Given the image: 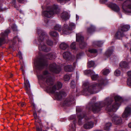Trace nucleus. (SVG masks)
Returning a JSON list of instances; mask_svg holds the SVG:
<instances>
[{"label": "nucleus", "instance_id": "f257e3e1", "mask_svg": "<svg viewBox=\"0 0 131 131\" xmlns=\"http://www.w3.org/2000/svg\"><path fill=\"white\" fill-rule=\"evenodd\" d=\"M106 82V80L101 79L99 80L98 84H95L90 86L88 82H84L83 84V89L82 92L83 94L87 95L97 93L100 91L102 86L104 85Z\"/></svg>", "mask_w": 131, "mask_h": 131}, {"label": "nucleus", "instance_id": "f03ea898", "mask_svg": "<svg viewBox=\"0 0 131 131\" xmlns=\"http://www.w3.org/2000/svg\"><path fill=\"white\" fill-rule=\"evenodd\" d=\"M39 80L45 81L47 90L52 93H53L56 91L55 86H53V80L51 77L49 72L47 71H45L42 74L38 76Z\"/></svg>", "mask_w": 131, "mask_h": 131}, {"label": "nucleus", "instance_id": "7ed1b4c3", "mask_svg": "<svg viewBox=\"0 0 131 131\" xmlns=\"http://www.w3.org/2000/svg\"><path fill=\"white\" fill-rule=\"evenodd\" d=\"M110 100L111 99H110L106 98L103 101L94 103L96 101V98L94 97L88 104L87 108L89 110H91L94 113H98L100 111L103 107H105L106 108V103L107 104Z\"/></svg>", "mask_w": 131, "mask_h": 131}, {"label": "nucleus", "instance_id": "20e7f679", "mask_svg": "<svg viewBox=\"0 0 131 131\" xmlns=\"http://www.w3.org/2000/svg\"><path fill=\"white\" fill-rule=\"evenodd\" d=\"M37 32L39 36L38 38L37 43L38 45V48L40 50H42L44 52H47L51 50L50 48L47 47L44 43L45 38L47 39L48 38L47 34L42 30L39 28H37Z\"/></svg>", "mask_w": 131, "mask_h": 131}, {"label": "nucleus", "instance_id": "39448f33", "mask_svg": "<svg viewBox=\"0 0 131 131\" xmlns=\"http://www.w3.org/2000/svg\"><path fill=\"white\" fill-rule=\"evenodd\" d=\"M106 98L110 99L111 100L109 101L107 104L106 103V110L109 112H115L118 109L121 103V101L122 100V98L118 95H116L114 96L115 102L111 105V104L113 101V99L110 97Z\"/></svg>", "mask_w": 131, "mask_h": 131}, {"label": "nucleus", "instance_id": "423d86ee", "mask_svg": "<svg viewBox=\"0 0 131 131\" xmlns=\"http://www.w3.org/2000/svg\"><path fill=\"white\" fill-rule=\"evenodd\" d=\"M59 12L58 6L54 5L52 6L47 7L46 10L42 12V15L47 17L50 18L54 14H58Z\"/></svg>", "mask_w": 131, "mask_h": 131}, {"label": "nucleus", "instance_id": "0eeeda50", "mask_svg": "<svg viewBox=\"0 0 131 131\" xmlns=\"http://www.w3.org/2000/svg\"><path fill=\"white\" fill-rule=\"evenodd\" d=\"M78 118V124L79 125H82L85 122V120H89L92 118L91 116L88 117L85 112H82V110L80 107H77L76 108Z\"/></svg>", "mask_w": 131, "mask_h": 131}, {"label": "nucleus", "instance_id": "6e6552de", "mask_svg": "<svg viewBox=\"0 0 131 131\" xmlns=\"http://www.w3.org/2000/svg\"><path fill=\"white\" fill-rule=\"evenodd\" d=\"M123 12L126 14L131 13V0H127L122 5Z\"/></svg>", "mask_w": 131, "mask_h": 131}, {"label": "nucleus", "instance_id": "1a4fd4ad", "mask_svg": "<svg viewBox=\"0 0 131 131\" xmlns=\"http://www.w3.org/2000/svg\"><path fill=\"white\" fill-rule=\"evenodd\" d=\"M36 64L37 68L39 70H41L45 67H47L48 65L46 60L42 58H40L37 59Z\"/></svg>", "mask_w": 131, "mask_h": 131}, {"label": "nucleus", "instance_id": "9d476101", "mask_svg": "<svg viewBox=\"0 0 131 131\" xmlns=\"http://www.w3.org/2000/svg\"><path fill=\"white\" fill-rule=\"evenodd\" d=\"M76 41L79 43L80 47L81 49L85 48L86 44L84 41V37L80 33L76 34Z\"/></svg>", "mask_w": 131, "mask_h": 131}, {"label": "nucleus", "instance_id": "9b49d317", "mask_svg": "<svg viewBox=\"0 0 131 131\" xmlns=\"http://www.w3.org/2000/svg\"><path fill=\"white\" fill-rule=\"evenodd\" d=\"M75 27V24L73 23H70L69 26L66 24H64L62 30L63 34H68L70 33V31L74 29Z\"/></svg>", "mask_w": 131, "mask_h": 131}, {"label": "nucleus", "instance_id": "f8f14e48", "mask_svg": "<svg viewBox=\"0 0 131 131\" xmlns=\"http://www.w3.org/2000/svg\"><path fill=\"white\" fill-rule=\"evenodd\" d=\"M49 69L51 72L56 74L59 73L61 71L60 67L55 63L50 64L49 66Z\"/></svg>", "mask_w": 131, "mask_h": 131}, {"label": "nucleus", "instance_id": "ddd939ff", "mask_svg": "<svg viewBox=\"0 0 131 131\" xmlns=\"http://www.w3.org/2000/svg\"><path fill=\"white\" fill-rule=\"evenodd\" d=\"M109 114L112 117V121L114 124L116 125H120L122 124V121L121 117L114 114L112 112H110Z\"/></svg>", "mask_w": 131, "mask_h": 131}, {"label": "nucleus", "instance_id": "4468645a", "mask_svg": "<svg viewBox=\"0 0 131 131\" xmlns=\"http://www.w3.org/2000/svg\"><path fill=\"white\" fill-rule=\"evenodd\" d=\"M75 99L73 96L71 95L68 97L64 101L63 104L64 105L69 106L74 103Z\"/></svg>", "mask_w": 131, "mask_h": 131}, {"label": "nucleus", "instance_id": "2eb2a0df", "mask_svg": "<svg viewBox=\"0 0 131 131\" xmlns=\"http://www.w3.org/2000/svg\"><path fill=\"white\" fill-rule=\"evenodd\" d=\"M10 32L9 30L7 29L4 33L1 34L2 38H0V46L6 42L5 38L7 36L8 34Z\"/></svg>", "mask_w": 131, "mask_h": 131}, {"label": "nucleus", "instance_id": "dca6fc26", "mask_svg": "<svg viewBox=\"0 0 131 131\" xmlns=\"http://www.w3.org/2000/svg\"><path fill=\"white\" fill-rule=\"evenodd\" d=\"M54 93L55 97L56 99L58 100H61L63 98L67 95L66 92L63 90H61L59 92H57Z\"/></svg>", "mask_w": 131, "mask_h": 131}, {"label": "nucleus", "instance_id": "f3484780", "mask_svg": "<svg viewBox=\"0 0 131 131\" xmlns=\"http://www.w3.org/2000/svg\"><path fill=\"white\" fill-rule=\"evenodd\" d=\"M131 114V105L127 107L123 114L122 117L126 118L129 116Z\"/></svg>", "mask_w": 131, "mask_h": 131}, {"label": "nucleus", "instance_id": "a211bd4d", "mask_svg": "<svg viewBox=\"0 0 131 131\" xmlns=\"http://www.w3.org/2000/svg\"><path fill=\"white\" fill-rule=\"evenodd\" d=\"M108 6L115 12H118L119 11V7L115 3H110L108 4Z\"/></svg>", "mask_w": 131, "mask_h": 131}, {"label": "nucleus", "instance_id": "6ab92c4d", "mask_svg": "<svg viewBox=\"0 0 131 131\" xmlns=\"http://www.w3.org/2000/svg\"><path fill=\"white\" fill-rule=\"evenodd\" d=\"M94 123L92 121H89L84 124L83 125L84 128L86 129H90L93 127Z\"/></svg>", "mask_w": 131, "mask_h": 131}, {"label": "nucleus", "instance_id": "aec40b11", "mask_svg": "<svg viewBox=\"0 0 131 131\" xmlns=\"http://www.w3.org/2000/svg\"><path fill=\"white\" fill-rule=\"evenodd\" d=\"M121 30L123 32L128 31L130 28V26L128 25L122 24L121 25Z\"/></svg>", "mask_w": 131, "mask_h": 131}, {"label": "nucleus", "instance_id": "412c9836", "mask_svg": "<svg viewBox=\"0 0 131 131\" xmlns=\"http://www.w3.org/2000/svg\"><path fill=\"white\" fill-rule=\"evenodd\" d=\"M124 34L123 32L120 30H119L115 35V37L117 39H120L121 37H123Z\"/></svg>", "mask_w": 131, "mask_h": 131}, {"label": "nucleus", "instance_id": "4be33fe9", "mask_svg": "<svg viewBox=\"0 0 131 131\" xmlns=\"http://www.w3.org/2000/svg\"><path fill=\"white\" fill-rule=\"evenodd\" d=\"M61 17V18L64 20H66L69 19V16L67 12L64 11L62 13Z\"/></svg>", "mask_w": 131, "mask_h": 131}, {"label": "nucleus", "instance_id": "5701e85b", "mask_svg": "<svg viewBox=\"0 0 131 131\" xmlns=\"http://www.w3.org/2000/svg\"><path fill=\"white\" fill-rule=\"evenodd\" d=\"M17 40L19 42L20 40V39L18 38L17 36L15 37L13 39V45L9 47V48H12L14 51L15 50V46L14 45L16 42Z\"/></svg>", "mask_w": 131, "mask_h": 131}, {"label": "nucleus", "instance_id": "b1692460", "mask_svg": "<svg viewBox=\"0 0 131 131\" xmlns=\"http://www.w3.org/2000/svg\"><path fill=\"white\" fill-rule=\"evenodd\" d=\"M64 58L67 60H69L71 58V53L69 52H64L63 54Z\"/></svg>", "mask_w": 131, "mask_h": 131}, {"label": "nucleus", "instance_id": "393cba45", "mask_svg": "<svg viewBox=\"0 0 131 131\" xmlns=\"http://www.w3.org/2000/svg\"><path fill=\"white\" fill-rule=\"evenodd\" d=\"M95 27L92 25H91L90 27L87 29V32L88 34H91L95 30Z\"/></svg>", "mask_w": 131, "mask_h": 131}, {"label": "nucleus", "instance_id": "a878e982", "mask_svg": "<svg viewBox=\"0 0 131 131\" xmlns=\"http://www.w3.org/2000/svg\"><path fill=\"white\" fill-rule=\"evenodd\" d=\"M64 69L66 71L71 72L74 70V68L71 65H68L64 67Z\"/></svg>", "mask_w": 131, "mask_h": 131}, {"label": "nucleus", "instance_id": "bb28decb", "mask_svg": "<svg viewBox=\"0 0 131 131\" xmlns=\"http://www.w3.org/2000/svg\"><path fill=\"white\" fill-rule=\"evenodd\" d=\"M103 43L101 41H94L93 42L92 45L95 47L96 46L100 47L102 46Z\"/></svg>", "mask_w": 131, "mask_h": 131}, {"label": "nucleus", "instance_id": "cd10ccee", "mask_svg": "<svg viewBox=\"0 0 131 131\" xmlns=\"http://www.w3.org/2000/svg\"><path fill=\"white\" fill-rule=\"evenodd\" d=\"M47 58L50 60H53L56 58V53H53L48 54L47 55Z\"/></svg>", "mask_w": 131, "mask_h": 131}, {"label": "nucleus", "instance_id": "c85d7f7f", "mask_svg": "<svg viewBox=\"0 0 131 131\" xmlns=\"http://www.w3.org/2000/svg\"><path fill=\"white\" fill-rule=\"evenodd\" d=\"M119 66L121 68H128L129 67L128 63L125 61L121 62L119 64Z\"/></svg>", "mask_w": 131, "mask_h": 131}, {"label": "nucleus", "instance_id": "c756f323", "mask_svg": "<svg viewBox=\"0 0 131 131\" xmlns=\"http://www.w3.org/2000/svg\"><path fill=\"white\" fill-rule=\"evenodd\" d=\"M91 79L93 80H96L99 78V76L98 74H96L94 71L92 73L91 75Z\"/></svg>", "mask_w": 131, "mask_h": 131}, {"label": "nucleus", "instance_id": "7c9ffc66", "mask_svg": "<svg viewBox=\"0 0 131 131\" xmlns=\"http://www.w3.org/2000/svg\"><path fill=\"white\" fill-rule=\"evenodd\" d=\"M112 126V123L110 122L106 123L104 127V129L106 131H109L110 128Z\"/></svg>", "mask_w": 131, "mask_h": 131}, {"label": "nucleus", "instance_id": "2f4dec72", "mask_svg": "<svg viewBox=\"0 0 131 131\" xmlns=\"http://www.w3.org/2000/svg\"><path fill=\"white\" fill-rule=\"evenodd\" d=\"M59 47L61 49L65 50L68 47V45L64 42H62L60 44Z\"/></svg>", "mask_w": 131, "mask_h": 131}, {"label": "nucleus", "instance_id": "473e14b6", "mask_svg": "<svg viewBox=\"0 0 131 131\" xmlns=\"http://www.w3.org/2000/svg\"><path fill=\"white\" fill-rule=\"evenodd\" d=\"M113 51V50L112 49H109L106 52V54L107 57H110L112 54Z\"/></svg>", "mask_w": 131, "mask_h": 131}, {"label": "nucleus", "instance_id": "72a5a7b5", "mask_svg": "<svg viewBox=\"0 0 131 131\" xmlns=\"http://www.w3.org/2000/svg\"><path fill=\"white\" fill-rule=\"evenodd\" d=\"M53 86H55L56 90H59L61 89L62 87V84L61 82H58L57 83L56 85H53Z\"/></svg>", "mask_w": 131, "mask_h": 131}, {"label": "nucleus", "instance_id": "f704fd0d", "mask_svg": "<svg viewBox=\"0 0 131 131\" xmlns=\"http://www.w3.org/2000/svg\"><path fill=\"white\" fill-rule=\"evenodd\" d=\"M49 34L50 36L53 37H57L59 36L58 33L55 31H51Z\"/></svg>", "mask_w": 131, "mask_h": 131}, {"label": "nucleus", "instance_id": "c9c22d12", "mask_svg": "<svg viewBox=\"0 0 131 131\" xmlns=\"http://www.w3.org/2000/svg\"><path fill=\"white\" fill-rule=\"evenodd\" d=\"M26 83L27 84L28 86L29 87H30V85L29 83V82L28 80H27L26 81V83H24V86L26 90L28 91V88L27 87V85L26 84ZM26 93H28V91H27L26 92Z\"/></svg>", "mask_w": 131, "mask_h": 131}, {"label": "nucleus", "instance_id": "e433bc0d", "mask_svg": "<svg viewBox=\"0 0 131 131\" xmlns=\"http://www.w3.org/2000/svg\"><path fill=\"white\" fill-rule=\"evenodd\" d=\"M95 64V62L93 61H91L89 62L88 63V66L89 68L94 67Z\"/></svg>", "mask_w": 131, "mask_h": 131}, {"label": "nucleus", "instance_id": "4c0bfd02", "mask_svg": "<svg viewBox=\"0 0 131 131\" xmlns=\"http://www.w3.org/2000/svg\"><path fill=\"white\" fill-rule=\"evenodd\" d=\"M54 28L55 30H58L59 31H61L62 30L61 26L58 24L54 26Z\"/></svg>", "mask_w": 131, "mask_h": 131}, {"label": "nucleus", "instance_id": "58836bf2", "mask_svg": "<svg viewBox=\"0 0 131 131\" xmlns=\"http://www.w3.org/2000/svg\"><path fill=\"white\" fill-rule=\"evenodd\" d=\"M93 71L91 70H86L84 71V73L85 75L90 74L91 75Z\"/></svg>", "mask_w": 131, "mask_h": 131}, {"label": "nucleus", "instance_id": "ea45409f", "mask_svg": "<svg viewBox=\"0 0 131 131\" xmlns=\"http://www.w3.org/2000/svg\"><path fill=\"white\" fill-rule=\"evenodd\" d=\"M45 40V42H46L47 45L49 46H51L53 44V41L50 40L48 39L46 40Z\"/></svg>", "mask_w": 131, "mask_h": 131}, {"label": "nucleus", "instance_id": "a19ab883", "mask_svg": "<svg viewBox=\"0 0 131 131\" xmlns=\"http://www.w3.org/2000/svg\"><path fill=\"white\" fill-rule=\"evenodd\" d=\"M89 52L92 53H95L97 52V50L93 49H90L88 50Z\"/></svg>", "mask_w": 131, "mask_h": 131}, {"label": "nucleus", "instance_id": "79ce46f5", "mask_svg": "<svg viewBox=\"0 0 131 131\" xmlns=\"http://www.w3.org/2000/svg\"><path fill=\"white\" fill-rule=\"evenodd\" d=\"M127 82V85L131 87V77H129L128 78Z\"/></svg>", "mask_w": 131, "mask_h": 131}, {"label": "nucleus", "instance_id": "37998d69", "mask_svg": "<svg viewBox=\"0 0 131 131\" xmlns=\"http://www.w3.org/2000/svg\"><path fill=\"white\" fill-rule=\"evenodd\" d=\"M103 73L104 75H106L109 73L110 71L108 69H104L103 71Z\"/></svg>", "mask_w": 131, "mask_h": 131}, {"label": "nucleus", "instance_id": "c03bdc74", "mask_svg": "<svg viewBox=\"0 0 131 131\" xmlns=\"http://www.w3.org/2000/svg\"><path fill=\"white\" fill-rule=\"evenodd\" d=\"M44 22L45 23V25L46 26L48 27L51 25L50 21H48L47 19H46L45 20Z\"/></svg>", "mask_w": 131, "mask_h": 131}, {"label": "nucleus", "instance_id": "a18cd8bd", "mask_svg": "<svg viewBox=\"0 0 131 131\" xmlns=\"http://www.w3.org/2000/svg\"><path fill=\"white\" fill-rule=\"evenodd\" d=\"M71 86L73 89H74L75 87V83L73 80L71 81L70 83Z\"/></svg>", "mask_w": 131, "mask_h": 131}, {"label": "nucleus", "instance_id": "49530a36", "mask_svg": "<svg viewBox=\"0 0 131 131\" xmlns=\"http://www.w3.org/2000/svg\"><path fill=\"white\" fill-rule=\"evenodd\" d=\"M70 79V77L67 74H66L64 76V81H68Z\"/></svg>", "mask_w": 131, "mask_h": 131}, {"label": "nucleus", "instance_id": "de8ad7c7", "mask_svg": "<svg viewBox=\"0 0 131 131\" xmlns=\"http://www.w3.org/2000/svg\"><path fill=\"white\" fill-rule=\"evenodd\" d=\"M121 73V72L120 70H116L114 72V74L116 76H119Z\"/></svg>", "mask_w": 131, "mask_h": 131}, {"label": "nucleus", "instance_id": "09e8293b", "mask_svg": "<svg viewBox=\"0 0 131 131\" xmlns=\"http://www.w3.org/2000/svg\"><path fill=\"white\" fill-rule=\"evenodd\" d=\"M75 42H72L71 45V47L73 49H75L76 48Z\"/></svg>", "mask_w": 131, "mask_h": 131}, {"label": "nucleus", "instance_id": "8fccbe9b", "mask_svg": "<svg viewBox=\"0 0 131 131\" xmlns=\"http://www.w3.org/2000/svg\"><path fill=\"white\" fill-rule=\"evenodd\" d=\"M18 105L19 106L21 107H24L25 105V103L24 102H21L18 104Z\"/></svg>", "mask_w": 131, "mask_h": 131}, {"label": "nucleus", "instance_id": "3c124183", "mask_svg": "<svg viewBox=\"0 0 131 131\" xmlns=\"http://www.w3.org/2000/svg\"><path fill=\"white\" fill-rule=\"evenodd\" d=\"M12 29L14 31H17V27L15 25H13L12 27Z\"/></svg>", "mask_w": 131, "mask_h": 131}, {"label": "nucleus", "instance_id": "603ef678", "mask_svg": "<svg viewBox=\"0 0 131 131\" xmlns=\"http://www.w3.org/2000/svg\"><path fill=\"white\" fill-rule=\"evenodd\" d=\"M76 118V116L75 115H71L70 117V119H75Z\"/></svg>", "mask_w": 131, "mask_h": 131}, {"label": "nucleus", "instance_id": "864d4df0", "mask_svg": "<svg viewBox=\"0 0 131 131\" xmlns=\"http://www.w3.org/2000/svg\"><path fill=\"white\" fill-rule=\"evenodd\" d=\"M107 1L108 0H100V2L102 4H104L107 2Z\"/></svg>", "mask_w": 131, "mask_h": 131}, {"label": "nucleus", "instance_id": "5fc2aeb1", "mask_svg": "<svg viewBox=\"0 0 131 131\" xmlns=\"http://www.w3.org/2000/svg\"><path fill=\"white\" fill-rule=\"evenodd\" d=\"M33 115L35 119H37V114L35 112H34L33 114Z\"/></svg>", "mask_w": 131, "mask_h": 131}, {"label": "nucleus", "instance_id": "6e6d98bb", "mask_svg": "<svg viewBox=\"0 0 131 131\" xmlns=\"http://www.w3.org/2000/svg\"><path fill=\"white\" fill-rule=\"evenodd\" d=\"M37 131H42L41 129L39 128L38 126H37L36 128Z\"/></svg>", "mask_w": 131, "mask_h": 131}, {"label": "nucleus", "instance_id": "4d7b16f0", "mask_svg": "<svg viewBox=\"0 0 131 131\" xmlns=\"http://www.w3.org/2000/svg\"><path fill=\"white\" fill-rule=\"evenodd\" d=\"M81 56V54H78L77 55L76 58L77 59H79L80 58V57Z\"/></svg>", "mask_w": 131, "mask_h": 131}, {"label": "nucleus", "instance_id": "13d9d810", "mask_svg": "<svg viewBox=\"0 0 131 131\" xmlns=\"http://www.w3.org/2000/svg\"><path fill=\"white\" fill-rule=\"evenodd\" d=\"M127 74L128 76L129 77H131V71H128L127 72Z\"/></svg>", "mask_w": 131, "mask_h": 131}, {"label": "nucleus", "instance_id": "bf43d9fd", "mask_svg": "<svg viewBox=\"0 0 131 131\" xmlns=\"http://www.w3.org/2000/svg\"><path fill=\"white\" fill-rule=\"evenodd\" d=\"M21 70L23 72V74H24V70L23 69V66H21Z\"/></svg>", "mask_w": 131, "mask_h": 131}, {"label": "nucleus", "instance_id": "052dcab7", "mask_svg": "<svg viewBox=\"0 0 131 131\" xmlns=\"http://www.w3.org/2000/svg\"><path fill=\"white\" fill-rule=\"evenodd\" d=\"M75 128L73 127H71V130H70V131H74L75 130Z\"/></svg>", "mask_w": 131, "mask_h": 131}, {"label": "nucleus", "instance_id": "680f3d73", "mask_svg": "<svg viewBox=\"0 0 131 131\" xmlns=\"http://www.w3.org/2000/svg\"><path fill=\"white\" fill-rule=\"evenodd\" d=\"M15 3H16V1L15 0H13L12 1V3L14 5H15Z\"/></svg>", "mask_w": 131, "mask_h": 131}, {"label": "nucleus", "instance_id": "e2e57ef3", "mask_svg": "<svg viewBox=\"0 0 131 131\" xmlns=\"http://www.w3.org/2000/svg\"><path fill=\"white\" fill-rule=\"evenodd\" d=\"M58 1H59L61 2L62 1H66V2H68L70 1V0H57Z\"/></svg>", "mask_w": 131, "mask_h": 131}, {"label": "nucleus", "instance_id": "0e129e2a", "mask_svg": "<svg viewBox=\"0 0 131 131\" xmlns=\"http://www.w3.org/2000/svg\"><path fill=\"white\" fill-rule=\"evenodd\" d=\"M76 62H74L73 63V67L75 68V66L76 64Z\"/></svg>", "mask_w": 131, "mask_h": 131}, {"label": "nucleus", "instance_id": "69168bd1", "mask_svg": "<svg viewBox=\"0 0 131 131\" xmlns=\"http://www.w3.org/2000/svg\"><path fill=\"white\" fill-rule=\"evenodd\" d=\"M19 3H22L25 0H17Z\"/></svg>", "mask_w": 131, "mask_h": 131}, {"label": "nucleus", "instance_id": "338daca9", "mask_svg": "<svg viewBox=\"0 0 131 131\" xmlns=\"http://www.w3.org/2000/svg\"><path fill=\"white\" fill-rule=\"evenodd\" d=\"M79 19V16L77 15H76V20H78Z\"/></svg>", "mask_w": 131, "mask_h": 131}, {"label": "nucleus", "instance_id": "774afa93", "mask_svg": "<svg viewBox=\"0 0 131 131\" xmlns=\"http://www.w3.org/2000/svg\"><path fill=\"white\" fill-rule=\"evenodd\" d=\"M128 126L129 127L131 128V122L128 124Z\"/></svg>", "mask_w": 131, "mask_h": 131}]
</instances>
